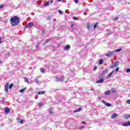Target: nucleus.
I'll return each mask as SVG.
<instances>
[{"mask_svg":"<svg viewBox=\"0 0 130 130\" xmlns=\"http://www.w3.org/2000/svg\"><path fill=\"white\" fill-rule=\"evenodd\" d=\"M97 26H98V23H95V24L93 26V29H96V28L97 27Z\"/></svg>","mask_w":130,"mask_h":130,"instance_id":"23","label":"nucleus"},{"mask_svg":"<svg viewBox=\"0 0 130 130\" xmlns=\"http://www.w3.org/2000/svg\"><path fill=\"white\" fill-rule=\"evenodd\" d=\"M33 26H34V23L31 22L26 25V28H30V27H33Z\"/></svg>","mask_w":130,"mask_h":130,"instance_id":"7","label":"nucleus"},{"mask_svg":"<svg viewBox=\"0 0 130 130\" xmlns=\"http://www.w3.org/2000/svg\"><path fill=\"white\" fill-rule=\"evenodd\" d=\"M49 41H51V39H46L44 44H43V45H45V44H47V43H48L49 42Z\"/></svg>","mask_w":130,"mask_h":130,"instance_id":"15","label":"nucleus"},{"mask_svg":"<svg viewBox=\"0 0 130 130\" xmlns=\"http://www.w3.org/2000/svg\"><path fill=\"white\" fill-rule=\"evenodd\" d=\"M5 8V5H0V9H4Z\"/></svg>","mask_w":130,"mask_h":130,"instance_id":"28","label":"nucleus"},{"mask_svg":"<svg viewBox=\"0 0 130 130\" xmlns=\"http://www.w3.org/2000/svg\"><path fill=\"white\" fill-rule=\"evenodd\" d=\"M129 117H130V114H127L126 115L125 118V119H127V118H129Z\"/></svg>","mask_w":130,"mask_h":130,"instance_id":"22","label":"nucleus"},{"mask_svg":"<svg viewBox=\"0 0 130 130\" xmlns=\"http://www.w3.org/2000/svg\"><path fill=\"white\" fill-rule=\"evenodd\" d=\"M118 70H119V68L117 67L115 70V72H118Z\"/></svg>","mask_w":130,"mask_h":130,"instance_id":"37","label":"nucleus"},{"mask_svg":"<svg viewBox=\"0 0 130 130\" xmlns=\"http://www.w3.org/2000/svg\"><path fill=\"white\" fill-rule=\"evenodd\" d=\"M122 125L123 126H129L130 125V121L129 122H125Z\"/></svg>","mask_w":130,"mask_h":130,"instance_id":"10","label":"nucleus"},{"mask_svg":"<svg viewBox=\"0 0 130 130\" xmlns=\"http://www.w3.org/2000/svg\"><path fill=\"white\" fill-rule=\"evenodd\" d=\"M103 63V59H101L99 61V64H102Z\"/></svg>","mask_w":130,"mask_h":130,"instance_id":"24","label":"nucleus"},{"mask_svg":"<svg viewBox=\"0 0 130 130\" xmlns=\"http://www.w3.org/2000/svg\"><path fill=\"white\" fill-rule=\"evenodd\" d=\"M9 91V83H7L5 85V92H8Z\"/></svg>","mask_w":130,"mask_h":130,"instance_id":"11","label":"nucleus"},{"mask_svg":"<svg viewBox=\"0 0 130 130\" xmlns=\"http://www.w3.org/2000/svg\"><path fill=\"white\" fill-rule=\"evenodd\" d=\"M35 82L36 83H39V80H38V79H35Z\"/></svg>","mask_w":130,"mask_h":130,"instance_id":"32","label":"nucleus"},{"mask_svg":"<svg viewBox=\"0 0 130 130\" xmlns=\"http://www.w3.org/2000/svg\"><path fill=\"white\" fill-rule=\"evenodd\" d=\"M10 22L12 26H17L20 22V17L18 16H14L10 19Z\"/></svg>","mask_w":130,"mask_h":130,"instance_id":"1","label":"nucleus"},{"mask_svg":"<svg viewBox=\"0 0 130 130\" xmlns=\"http://www.w3.org/2000/svg\"><path fill=\"white\" fill-rule=\"evenodd\" d=\"M78 3H79V1L78 0H75V4H78Z\"/></svg>","mask_w":130,"mask_h":130,"instance_id":"39","label":"nucleus"},{"mask_svg":"<svg viewBox=\"0 0 130 130\" xmlns=\"http://www.w3.org/2000/svg\"><path fill=\"white\" fill-rule=\"evenodd\" d=\"M80 129H81V128H84V126H81V127H80Z\"/></svg>","mask_w":130,"mask_h":130,"instance_id":"46","label":"nucleus"},{"mask_svg":"<svg viewBox=\"0 0 130 130\" xmlns=\"http://www.w3.org/2000/svg\"><path fill=\"white\" fill-rule=\"evenodd\" d=\"M13 87H14V84H11L9 85V89H12V88H13Z\"/></svg>","mask_w":130,"mask_h":130,"instance_id":"27","label":"nucleus"},{"mask_svg":"<svg viewBox=\"0 0 130 130\" xmlns=\"http://www.w3.org/2000/svg\"><path fill=\"white\" fill-rule=\"evenodd\" d=\"M20 123H23V120H20Z\"/></svg>","mask_w":130,"mask_h":130,"instance_id":"45","label":"nucleus"},{"mask_svg":"<svg viewBox=\"0 0 130 130\" xmlns=\"http://www.w3.org/2000/svg\"><path fill=\"white\" fill-rule=\"evenodd\" d=\"M103 73H104V74H107V73H108V70H107V69H105V70L103 71Z\"/></svg>","mask_w":130,"mask_h":130,"instance_id":"21","label":"nucleus"},{"mask_svg":"<svg viewBox=\"0 0 130 130\" xmlns=\"http://www.w3.org/2000/svg\"><path fill=\"white\" fill-rule=\"evenodd\" d=\"M119 64V62H118V61L115 62V64L111 66V69H114V68H116Z\"/></svg>","mask_w":130,"mask_h":130,"instance_id":"3","label":"nucleus"},{"mask_svg":"<svg viewBox=\"0 0 130 130\" xmlns=\"http://www.w3.org/2000/svg\"><path fill=\"white\" fill-rule=\"evenodd\" d=\"M127 104H130V100H128L127 101Z\"/></svg>","mask_w":130,"mask_h":130,"instance_id":"41","label":"nucleus"},{"mask_svg":"<svg viewBox=\"0 0 130 130\" xmlns=\"http://www.w3.org/2000/svg\"><path fill=\"white\" fill-rule=\"evenodd\" d=\"M102 103H103L104 104H105V105H106V106H107V107H110V106H111V104L107 103L104 100H103L102 101Z\"/></svg>","mask_w":130,"mask_h":130,"instance_id":"4","label":"nucleus"},{"mask_svg":"<svg viewBox=\"0 0 130 130\" xmlns=\"http://www.w3.org/2000/svg\"><path fill=\"white\" fill-rule=\"evenodd\" d=\"M40 71H41V73H42L43 74H44V73H45L44 69L43 68H41Z\"/></svg>","mask_w":130,"mask_h":130,"instance_id":"25","label":"nucleus"},{"mask_svg":"<svg viewBox=\"0 0 130 130\" xmlns=\"http://www.w3.org/2000/svg\"><path fill=\"white\" fill-rule=\"evenodd\" d=\"M73 20H79V18H78V17H73Z\"/></svg>","mask_w":130,"mask_h":130,"instance_id":"30","label":"nucleus"},{"mask_svg":"<svg viewBox=\"0 0 130 130\" xmlns=\"http://www.w3.org/2000/svg\"><path fill=\"white\" fill-rule=\"evenodd\" d=\"M81 110H82V108H78L77 110H75L74 112L76 113V112H80V111H81Z\"/></svg>","mask_w":130,"mask_h":130,"instance_id":"17","label":"nucleus"},{"mask_svg":"<svg viewBox=\"0 0 130 130\" xmlns=\"http://www.w3.org/2000/svg\"><path fill=\"white\" fill-rule=\"evenodd\" d=\"M44 91H39V92H38V94H39V95H42V94H44Z\"/></svg>","mask_w":130,"mask_h":130,"instance_id":"20","label":"nucleus"},{"mask_svg":"<svg viewBox=\"0 0 130 130\" xmlns=\"http://www.w3.org/2000/svg\"><path fill=\"white\" fill-rule=\"evenodd\" d=\"M23 79L24 80V82H25L27 84H29V79H28V78L27 77H23Z\"/></svg>","mask_w":130,"mask_h":130,"instance_id":"16","label":"nucleus"},{"mask_svg":"<svg viewBox=\"0 0 130 130\" xmlns=\"http://www.w3.org/2000/svg\"><path fill=\"white\" fill-rule=\"evenodd\" d=\"M70 48H71V45H67L66 46H65L63 48V49H64V50H68V49H70Z\"/></svg>","mask_w":130,"mask_h":130,"instance_id":"14","label":"nucleus"},{"mask_svg":"<svg viewBox=\"0 0 130 130\" xmlns=\"http://www.w3.org/2000/svg\"><path fill=\"white\" fill-rule=\"evenodd\" d=\"M58 2H61V0H58Z\"/></svg>","mask_w":130,"mask_h":130,"instance_id":"51","label":"nucleus"},{"mask_svg":"<svg viewBox=\"0 0 130 130\" xmlns=\"http://www.w3.org/2000/svg\"><path fill=\"white\" fill-rule=\"evenodd\" d=\"M116 117H117V113H114L112 115L111 118H112V119H114V118H116Z\"/></svg>","mask_w":130,"mask_h":130,"instance_id":"8","label":"nucleus"},{"mask_svg":"<svg viewBox=\"0 0 130 130\" xmlns=\"http://www.w3.org/2000/svg\"><path fill=\"white\" fill-rule=\"evenodd\" d=\"M98 99H99V100H101V97L98 96Z\"/></svg>","mask_w":130,"mask_h":130,"instance_id":"43","label":"nucleus"},{"mask_svg":"<svg viewBox=\"0 0 130 130\" xmlns=\"http://www.w3.org/2000/svg\"><path fill=\"white\" fill-rule=\"evenodd\" d=\"M42 103H40L39 104V106H40V107H42Z\"/></svg>","mask_w":130,"mask_h":130,"instance_id":"33","label":"nucleus"},{"mask_svg":"<svg viewBox=\"0 0 130 130\" xmlns=\"http://www.w3.org/2000/svg\"><path fill=\"white\" fill-rule=\"evenodd\" d=\"M49 3L50 4H52L53 3V0H50Z\"/></svg>","mask_w":130,"mask_h":130,"instance_id":"38","label":"nucleus"},{"mask_svg":"<svg viewBox=\"0 0 130 130\" xmlns=\"http://www.w3.org/2000/svg\"><path fill=\"white\" fill-rule=\"evenodd\" d=\"M45 6H49V1L46 2L45 4Z\"/></svg>","mask_w":130,"mask_h":130,"instance_id":"29","label":"nucleus"},{"mask_svg":"<svg viewBox=\"0 0 130 130\" xmlns=\"http://www.w3.org/2000/svg\"><path fill=\"white\" fill-rule=\"evenodd\" d=\"M82 123H83V124H86V123H87L85 121H82Z\"/></svg>","mask_w":130,"mask_h":130,"instance_id":"40","label":"nucleus"},{"mask_svg":"<svg viewBox=\"0 0 130 130\" xmlns=\"http://www.w3.org/2000/svg\"><path fill=\"white\" fill-rule=\"evenodd\" d=\"M1 63H3V62H2L1 61H0V64Z\"/></svg>","mask_w":130,"mask_h":130,"instance_id":"50","label":"nucleus"},{"mask_svg":"<svg viewBox=\"0 0 130 130\" xmlns=\"http://www.w3.org/2000/svg\"><path fill=\"white\" fill-rule=\"evenodd\" d=\"M119 51H121V49H117L114 52H119Z\"/></svg>","mask_w":130,"mask_h":130,"instance_id":"19","label":"nucleus"},{"mask_svg":"<svg viewBox=\"0 0 130 130\" xmlns=\"http://www.w3.org/2000/svg\"><path fill=\"white\" fill-rule=\"evenodd\" d=\"M59 14H62L61 10H58Z\"/></svg>","mask_w":130,"mask_h":130,"instance_id":"42","label":"nucleus"},{"mask_svg":"<svg viewBox=\"0 0 130 130\" xmlns=\"http://www.w3.org/2000/svg\"><path fill=\"white\" fill-rule=\"evenodd\" d=\"M11 111V110H10V109H9V108L6 107L5 109V112H6V113H10V112Z\"/></svg>","mask_w":130,"mask_h":130,"instance_id":"13","label":"nucleus"},{"mask_svg":"<svg viewBox=\"0 0 130 130\" xmlns=\"http://www.w3.org/2000/svg\"><path fill=\"white\" fill-rule=\"evenodd\" d=\"M49 113H50L51 114H52V113H53V111H52V109H49Z\"/></svg>","mask_w":130,"mask_h":130,"instance_id":"26","label":"nucleus"},{"mask_svg":"<svg viewBox=\"0 0 130 130\" xmlns=\"http://www.w3.org/2000/svg\"><path fill=\"white\" fill-rule=\"evenodd\" d=\"M74 26V24H71V28H73V27Z\"/></svg>","mask_w":130,"mask_h":130,"instance_id":"44","label":"nucleus"},{"mask_svg":"<svg viewBox=\"0 0 130 130\" xmlns=\"http://www.w3.org/2000/svg\"><path fill=\"white\" fill-rule=\"evenodd\" d=\"M118 18L117 17H115L114 19L115 20H117Z\"/></svg>","mask_w":130,"mask_h":130,"instance_id":"47","label":"nucleus"},{"mask_svg":"<svg viewBox=\"0 0 130 130\" xmlns=\"http://www.w3.org/2000/svg\"><path fill=\"white\" fill-rule=\"evenodd\" d=\"M87 29H90V23L87 24Z\"/></svg>","mask_w":130,"mask_h":130,"instance_id":"31","label":"nucleus"},{"mask_svg":"<svg viewBox=\"0 0 130 130\" xmlns=\"http://www.w3.org/2000/svg\"><path fill=\"white\" fill-rule=\"evenodd\" d=\"M27 89V88L25 87L23 89H21L20 90V92L21 93H23V92H25V91H26V90Z\"/></svg>","mask_w":130,"mask_h":130,"instance_id":"18","label":"nucleus"},{"mask_svg":"<svg viewBox=\"0 0 130 130\" xmlns=\"http://www.w3.org/2000/svg\"><path fill=\"white\" fill-rule=\"evenodd\" d=\"M56 80L58 81H60V79L58 77H56Z\"/></svg>","mask_w":130,"mask_h":130,"instance_id":"34","label":"nucleus"},{"mask_svg":"<svg viewBox=\"0 0 130 130\" xmlns=\"http://www.w3.org/2000/svg\"><path fill=\"white\" fill-rule=\"evenodd\" d=\"M126 72V73H130V69H127Z\"/></svg>","mask_w":130,"mask_h":130,"instance_id":"36","label":"nucleus"},{"mask_svg":"<svg viewBox=\"0 0 130 130\" xmlns=\"http://www.w3.org/2000/svg\"><path fill=\"white\" fill-rule=\"evenodd\" d=\"M2 40V38H0V41ZM2 43V42L0 41V44Z\"/></svg>","mask_w":130,"mask_h":130,"instance_id":"48","label":"nucleus"},{"mask_svg":"<svg viewBox=\"0 0 130 130\" xmlns=\"http://www.w3.org/2000/svg\"><path fill=\"white\" fill-rule=\"evenodd\" d=\"M114 73V71H112L110 73H109L107 76V79H110V77H111V76H112V74H113Z\"/></svg>","mask_w":130,"mask_h":130,"instance_id":"9","label":"nucleus"},{"mask_svg":"<svg viewBox=\"0 0 130 130\" xmlns=\"http://www.w3.org/2000/svg\"><path fill=\"white\" fill-rule=\"evenodd\" d=\"M90 90H91V91H93L94 90V89H93L92 88H91Z\"/></svg>","mask_w":130,"mask_h":130,"instance_id":"49","label":"nucleus"},{"mask_svg":"<svg viewBox=\"0 0 130 130\" xmlns=\"http://www.w3.org/2000/svg\"><path fill=\"white\" fill-rule=\"evenodd\" d=\"M104 94L105 95H110L111 94V91L110 90H107L105 92Z\"/></svg>","mask_w":130,"mask_h":130,"instance_id":"12","label":"nucleus"},{"mask_svg":"<svg viewBox=\"0 0 130 130\" xmlns=\"http://www.w3.org/2000/svg\"><path fill=\"white\" fill-rule=\"evenodd\" d=\"M99 80L96 81L97 84H99V83H103V81H104V77L103 74L100 75V77H99Z\"/></svg>","mask_w":130,"mask_h":130,"instance_id":"2","label":"nucleus"},{"mask_svg":"<svg viewBox=\"0 0 130 130\" xmlns=\"http://www.w3.org/2000/svg\"><path fill=\"white\" fill-rule=\"evenodd\" d=\"M97 70V66H94L93 68V71H96Z\"/></svg>","mask_w":130,"mask_h":130,"instance_id":"35","label":"nucleus"},{"mask_svg":"<svg viewBox=\"0 0 130 130\" xmlns=\"http://www.w3.org/2000/svg\"><path fill=\"white\" fill-rule=\"evenodd\" d=\"M111 92L112 93H116L117 92V89L116 88H112L111 89Z\"/></svg>","mask_w":130,"mask_h":130,"instance_id":"6","label":"nucleus"},{"mask_svg":"<svg viewBox=\"0 0 130 130\" xmlns=\"http://www.w3.org/2000/svg\"><path fill=\"white\" fill-rule=\"evenodd\" d=\"M113 54H114V52H109L106 54V56L110 57V56L113 55Z\"/></svg>","mask_w":130,"mask_h":130,"instance_id":"5","label":"nucleus"}]
</instances>
